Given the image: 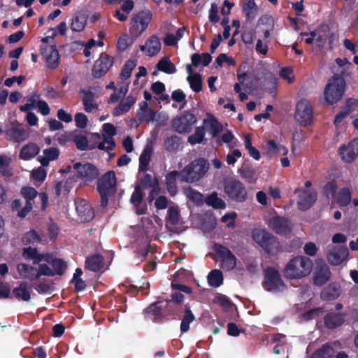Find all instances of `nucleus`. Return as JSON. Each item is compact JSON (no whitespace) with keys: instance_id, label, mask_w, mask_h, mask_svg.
I'll use <instances>...</instances> for the list:
<instances>
[{"instance_id":"obj_63","label":"nucleus","mask_w":358,"mask_h":358,"mask_svg":"<svg viewBox=\"0 0 358 358\" xmlns=\"http://www.w3.org/2000/svg\"><path fill=\"white\" fill-rule=\"evenodd\" d=\"M213 301L224 308H229L232 305L231 301L227 296L222 294H217L214 298Z\"/></svg>"},{"instance_id":"obj_60","label":"nucleus","mask_w":358,"mask_h":358,"mask_svg":"<svg viewBox=\"0 0 358 358\" xmlns=\"http://www.w3.org/2000/svg\"><path fill=\"white\" fill-rule=\"evenodd\" d=\"M132 41L127 34L122 35L117 40V48L119 51L123 52L126 50Z\"/></svg>"},{"instance_id":"obj_9","label":"nucleus","mask_w":358,"mask_h":358,"mask_svg":"<svg viewBox=\"0 0 358 358\" xmlns=\"http://www.w3.org/2000/svg\"><path fill=\"white\" fill-rule=\"evenodd\" d=\"M3 134L6 135V139L13 143H22L29 137L27 129L17 120L12 121L10 127H6Z\"/></svg>"},{"instance_id":"obj_50","label":"nucleus","mask_w":358,"mask_h":358,"mask_svg":"<svg viewBox=\"0 0 358 358\" xmlns=\"http://www.w3.org/2000/svg\"><path fill=\"white\" fill-rule=\"evenodd\" d=\"M184 194L191 201L196 203L203 202V194L198 191L194 189L190 186L184 188Z\"/></svg>"},{"instance_id":"obj_14","label":"nucleus","mask_w":358,"mask_h":358,"mask_svg":"<svg viewBox=\"0 0 358 358\" xmlns=\"http://www.w3.org/2000/svg\"><path fill=\"white\" fill-rule=\"evenodd\" d=\"M114 59L106 53H101L99 58L94 62L92 75L94 78H100L105 76L113 66Z\"/></svg>"},{"instance_id":"obj_42","label":"nucleus","mask_w":358,"mask_h":358,"mask_svg":"<svg viewBox=\"0 0 358 358\" xmlns=\"http://www.w3.org/2000/svg\"><path fill=\"white\" fill-rule=\"evenodd\" d=\"M156 67L160 71L167 74H172L176 72L175 65L171 62L169 57H163L157 64Z\"/></svg>"},{"instance_id":"obj_32","label":"nucleus","mask_w":358,"mask_h":358,"mask_svg":"<svg viewBox=\"0 0 358 358\" xmlns=\"http://www.w3.org/2000/svg\"><path fill=\"white\" fill-rule=\"evenodd\" d=\"M43 156H39L38 160L43 166H48L50 161L58 159L59 156V150L55 147H51L43 150Z\"/></svg>"},{"instance_id":"obj_19","label":"nucleus","mask_w":358,"mask_h":358,"mask_svg":"<svg viewBox=\"0 0 358 358\" xmlns=\"http://www.w3.org/2000/svg\"><path fill=\"white\" fill-rule=\"evenodd\" d=\"M268 226L278 234L286 235L292 230L289 220L279 215L271 217Z\"/></svg>"},{"instance_id":"obj_33","label":"nucleus","mask_w":358,"mask_h":358,"mask_svg":"<svg viewBox=\"0 0 358 358\" xmlns=\"http://www.w3.org/2000/svg\"><path fill=\"white\" fill-rule=\"evenodd\" d=\"M164 145L167 152H178L182 148L181 138L176 134L171 135L164 138Z\"/></svg>"},{"instance_id":"obj_34","label":"nucleus","mask_w":358,"mask_h":358,"mask_svg":"<svg viewBox=\"0 0 358 358\" xmlns=\"http://www.w3.org/2000/svg\"><path fill=\"white\" fill-rule=\"evenodd\" d=\"M16 268L21 278L28 279L29 280H34L37 279L35 278L36 273V267L24 263H19L17 264Z\"/></svg>"},{"instance_id":"obj_13","label":"nucleus","mask_w":358,"mask_h":358,"mask_svg":"<svg viewBox=\"0 0 358 358\" xmlns=\"http://www.w3.org/2000/svg\"><path fill=\"white\" fill-rule=\"evenodd\" d=\"M295 194H298L297 206L301 211L309 210L317 199V193L315 189L298 188L295 190Z\"/></svg>"},{"instance_id":"obj_21","label":"nucleus","mask_w":358,"mask_h":358,"mask_svg":"<svg viewBox=\"0 0 358 358\" xmlns=\"http://www.w3.org/2000/svg\"><path fill=\"white\" fill-rule=\"evenodd\" d=\"M76 212L82 222H90L94 217L92 207L85 200L76 201L75 203Z\"/></svg>"},{"instance_id":"obj_62","label":"nucleus","mask_w":358,"mask_h":358,"mask_svg":"<svg viewBox=\"0 0 358 358\" xmlns=\"http://www.w3.org/2000/svg\"><path fill=\"white\" fill-rule=\"evenodd\" d=\"M21 194L27 201H30L38 194V192L32 187H24L22 188Z\"/></svg>"},{"instance_id":"obj_59","label":"nucleus","mask_w":358,"mask_h":358,"mask_svg":"<svg viewBox=\"0 0 358 358\" xmlns=\"http://www.w3.org/2000/svg\"><path fill=\"white\" fill-rule=\"evenodd\" d=\"M41 275L54 276L55 273L46 264H40L38 268H36L35 278L38 279Z\"/></svg>"},{"instance_id":"obj_36","label":"nucleus","mask_w":358,"mask_h":358,"mask_svg":"<svg viewBox=\"0 0 358 358\" xmlns=\"http://www.w3.org/2000/svg\"><path fill=\"white\" fill-rule=\"evenodd\" d=\"M152 152V147L146 145L139 157V171H147Z\"/></svg>"},{"instance_id":"obj_64","label":"nucleus","mask_w":358,"mask_h":358,"mask_svg":"<svg viewBox=\"0 0 358 358\" xmlns=\"http://www.w3.org/2000/svg\"><path fill=\"white\" fill-rule=\"evenodd\" d=\"M208 18L209 21L213 24L218 22L220 20V17L218 15V8L215 3H213L211 4L210 8L209 10Z\"/></svg>"},{"instance_id":"obj_38","label":"nucleus","mask_w":358,"mask_h":358,"mask_svg":"<svg viewBox=\"0 0 358 358\" xmlns=\"http://www.w3.org/2000/svg\"><path fill=\"white\" fill-rule=\"evenodd\" d=\"M335 350L330 343H325L316 350L310 358H333Z\"/></svg>"},{"instance_id":"obj_12","label":"nucleus","mask_w":358,"mask_h":358,"mask_svg":"<svg viewBox=\"0 0 358 358\" xmlns=\"http://www.w3.org/2000/svg\"><path fill=\"white\" fill-rule=\"evenodd\" d=\"M213 250L222 258L221 267L226 271L233 270L236 266L237 259L232 252L220 243H215Z\"/></svg>"},{"instance_id":"obj_8","label":"nucleus","mask_w":358,"mask_h":358,"mask_svg":"<svg viewBox=\"0 0 358 358\" xmlns=\"http://www.w3.org/2000/svg\"><path fill=\"white\" fill-rule=\"evenodd\" d=\"M224 190L231 200L236 202H244L248 197L245 185L239 180L230 178L224 182Z\"/></svg>"},{"instance_id":"obj_48","label":"nucleus","mask_w":358,"mask_h":358,"mask_svg":"<svg viewBox=\"0 0 358 358\" xmlns=\"http://www.w3.org/2000/svg\"><path fill=\"white\" fill-rule=\"evenodd\" d=\"M191 89L195 92H199L202 90L201 76L196 73L193 76H188L187 78Z\"/></svg>"},{"instance_id":"obj_11","label":"nucleus","mask_w":358,"mask_h":358,"mask_svg":"<svg viewBox=\"0 0 358 358\" xmlns=\"http://www.w3.org/2000/svg\"><path fill=\"white\" fill-rule=\"evenodd\" d=\"M196 120L197 119L194 114L185 111L181 116L173 120L172 128L175 131L180 134L189 133Z\"/></svg>"},{"instance_id":"obj_16","label":"nucleus","mask_w":358,"mask_h":358,"mask_svg":"<svg viewBox=\"0 0 358 358\" xmlns=\"http://www.w3.org/2000/svg\"><path fill=\"white\" fill-rule=\"evenodd\" d=\"M152 19V13L149 10L138 12L131 20V29L137 36L141 34L147 28Z\"/></svg>"},{"instance_id":"obj_43","label":"nucleus","mask_w":358,"mask_h":358,"mask_svg":"<svg viewBox=\"0 0 358 358\" xmlns=\"http://www.w3.org/2000/svg\"><path fill=\"white\" fill-rule=\"evenodd\" d=\"M206 203L215 209H224L226 207L225 202L218 197L217 192H214L205 199Z\"/></svg>"},{"instance_id":"obj_7","label":"nucleus","mask_w":358,"mask_h":358,"mask_svg":"<svg viewBox=\"0 0 358 358\" xmlns=\"http://www.w3.org/2000/svg\"><path fill=\"white\" fill-rule=\"evenodd\" d=\"M175 312L169 310L164 301H158L151 303L144 310L145 320L155 323L163 322L166 316L174 315Z\"/></svg>"},{"instance_id":"obj_22","label":"nucleus","mask_w":358,"mask_h":358,"mask_svg":"<svg viewBox=\"0 0 358 358\" xmlns=\"http://www.w3.org/2000/svg\"><path fill=\"white\" fill-rule=\"evenodd\" d=\"M145 194L141 189V186H135L134 191L133 192L130 202L134 205L137 215H145L147 213V205L142 204Z\"/></svg>"},{"instance_id":"obj_55","label":"nucleus","mask_w":358,"mask_h":358,"mask_svg":"<svg viewBox=\"0 0 358 358\" xmlns=\"http://www.w3.org/2000/svg\"><path fill=\"white\" fill-rule=\"evenodd\" d=\"M155 111L151 108L137 112V117L140 122H150L153 121L155 118Z\"/></svg>"},{"instance_id":"obj_52","label":"nucleus","mask_w":358,"mask_h":358,"mask_svg":"<svg viewBox=\"0 0 358 358\" xmlns=\"http://www.w3.org/2000/svg\"><path fill=\"white\" fill-rule=\"evenodd\" d=\"M171 299H167L165 301V303L169 310H173L175 312L173 308L174 304H181L184 301L185 296L182 293L175 292L171 294Z\"/></svg>"},{"instance_id":"obj_53","label":"nucleus","mask_w":358,"mask_h":358,"mask_svg":"<svg viewBox=\"0 0 358 358\" xmlns=\"http://www.w3.org/2000/svg\"><path fill=\"white\" fill-rule=\"evenodd\" d=\"M50 265L53 268V273H55V275H62L67 268L66 263L64 260L58 258H55L53 261H51Z\"/></svg>"},{"instance_id":"obj_27","label":"nucleus","mask_w":358,"mask_h":358,"mask_svg":"<svg viewBox=\"0 0 358 358\" xmlns=\"http://www.w3.org/2000/svg\"><path fill=\"white\" fill-rule=\"evenodd\" d=\"M161 42L159 38L152 35L147 39L145 45H140V50L143 52L147 50V54L150 57L157 55L161 50Z\"/></svg>"},{"instance_id":"obj_23","label":"nucleus","mask_w":358,"mask_h":358,"mask_svg":"<svg viewBox=\"0 0 358 358\" xmlns=\"http://www.w3.org/2000/svg\"><path fill=\"white\" fill-rule=\"evenodd\" d=\"M341 292L342 289L339 283L333 282L322 289L320 297L323 301H333L341 296Z\"/></svg>"},{"instance_id":"obj_40","label":"nucleus","mask_w":358,"mask_h":358,"mask_svg":"<svg viewBox=\"0 0 358 358\" xmlns=\"http://www.w3.org/2000/svg\"><path fill=\"white\" fill-rule=\"evenodd\" d=\"M205 129L203 127H198L196 128L194 134L189 136L187 141L192 145L196 144H206L207 139L205 138Z\"/></svg>"},{"instance_id":"obj_30","label":"nucleus","mask_w":358,"mask_h":358,"mask_svg":"<svg viewBox=\"0 0 358 358\" xmlns=\"http://www.w3.org/2000/svg\"><path fill=\"white\" fill-rule=\"evenodd\" d=\"M136 97L131 94H129L125 99L122 100L118 106L114 108L113 115L114 116H120L128 112L136 103Z\"/></svg>"},{"instance_id":"obj_58","label":"nucleus","mask_w":358,"mask_h":358,"mask_svg":"<svg viewBox=\"0 0 358 358\" xmlns=\"http://www.w3.org/2000/svg\"><path fill=\"white\" fill-rule=\"evenodd\" d=\"M241 177L245 179L248 182H252L254 181V178L255 176V171L251 166H243L238 171Z\"/></svg>"},{"instance_id":"obj_51","label":"nucleus","mask_w":358,"mask_h":358,"mask_svg":"<svg viewBox=\"0 0 358 358\" xmlns=\"http://www.w3.org/2000/svg\"><path fill=\"white\" fill-rule=\"evenodd\" d=\"M136 63L134 61L131 59L127 61L122 68L120 74V79L122 80L129 79L131 75L133 69L136 67Z\"/></svg>"},{"instance_id":"obj_4","label":"nucleus","mask_w":358,"mask_h":358,"mask_svg":"<svg viewBox=\"0 0 358 358\" xmlns=\"http://www.w3.org/2000/svg\"><path fill=\"white\" fill-rule=\"evenodd\" d=\"M97 191L101 197V206L105 208L108 204V198L116 192L117 180L113 171H108L98 178Z\"/></svg>"},{"instance_id":"obj_49","label":"nucleus","mask_w":358,"mask_h":358,"mask_svg":"<svg viewBox=\"0 0 358 358\" xmlns=\"http://www.w3.org/2000/svg\"><path fill=\"white\" fill-rule=\"evenodd\" d=\"M73 142L76 148L81 151L92 150L95 148L94 145L89 146L88 140L84 135H76L73 138Z\"/></svg>"},{"instance_id":"obj_35","label":"nucleus","mask_w":358,"mask_h":358,"mask_svg":"<svg viewBox=\"0 0 358 358\" xmlns=\"http://www.w3.org/2000/svg\"><path fill=\"white\" fill-rule=\"evenodd\" d=\"M39 151V147L36 143H31L22 148L19 157L23 160H29L36 157Z\"/></svg>"},{"instance_id":"obj_37","label":"nucleus","mask_w":358,"mask_h":358,"mask_svg":"<svg viewBox=\"0 0 358 358\" xmlns=\"http://www.w3.org/2000/svg\"><path fill=\"white\" fill-rule=\"evenodd\" d=\"M195 316L188 305L185 306L184 315L180 323L181 333L187 332L189 330V324L195 320Z\"/></svg>"},{"instance_id":"obj_44","label":"nucleus","mask_w":358,"mask_h":358,"mask_svg":"<svg viewBox=\"0 0 358 358\" xmlns=\"http://www.w3.org/2000/svg\"><path fill=\"white\" fill-rule=\"evenodd\" d=\"M208 284L213 287H218L223 283V275L221 271L212 270L208 275Z\"/></svg>"},{"instance_id":"obj_41","label":"nucleus","mask_w":358,"mask_h":358,"mask_svg":"<svg viewBox=\"0 0 358 358\" xmlns=\"http://www.w3.org/2000/svg\"><path fill=\"white\" fill-rule=\"evenodd\" d=\"M243 10L245 13V18L248 22L253 20L257 13L258 7L255 0H248L243 4Z\"/></svg>"},{"instance_id":"obj_10","label":"nucleus","mask_w":358,"mask_h":358,"mask_svg":"<svg viewBox=\"0 0 358 358\" xmlns=\"http://www.w3.org/2000/svg\"><path fill=\"white\" fill-rule=\"evenodd\" d=\"M295 119L301 125L307 127L313 122V108L306 99L300 100L296 106Z\"/></svg>"},{"instance_id":"obj_20","label":"nucleus","mask_w":358,"mask_h":358,"mask_svg":"<svg viewBox=\"0 0 358 358\" xmlns=\"http://www.w3.org/2000/svg\"><path fill=\"white\" fill-rule=\"evenodd\" d=\"M349 251L345 246H335L327 254L329 264L338 266L341 264L348 256Z\"/></svg>"},{"instance_id":"obj_29","label":"nucleus","mask_w":358,"mask_h":358,"mask_svg":"<svg viewBox=\"0 0 358 358\" xmlns=\"http://www.w3.org/2000/svg\"><path fill=\"white\" fill-rule=\"evenodd\" d=\"M80 93L83 94L82 101L87 113H91L94 109L98 108V104L94 100V94L90 88L88 90L81 89Z\"/></svg>"},{"instance_id":"obj_31","label":"nucleus","mask_w":358,"mask_h":358,"mask_svg":"<svg viewBox=\"0 0 358 358\" xmlns=\"http://www.w3.org/2000/svg\"><path fill=\"white\" fill-rule=\"evenodd\" d=\"M88 15L85 11L77 12L72 18L71 29L73 31H82L86 25Z\"/></svg>"},{"instance_id":"obj_45","label":"nucleus","mask_w":358,"mask_h":358,"mask_svg":"<svg viewBox=\"0 0 358 358\" xmlns=\"http://www.w3.org/2000/svg\"><path fill=\"white\" fill-rule=\"evenodd\" d=\"M21 241L23 245H28L35 243H40L41 238L35 229H31L22 235Z\"/></svg>"},{"instance_id":"obj_17","label":"nucleus","mask_w":358,"mask_h":358,"mask_svg":"<svg viewBox=\"0 0 358 358\" xmlns=\"http://www.w3.org/2000/svg\"><path fill=\"white\" fill-rule=\"evenodd\" d=\"M73 168L76 170L78 176L85 181L92 182L99 178V170L92 164L85 163L82 164L80 162H76L73 165Z\"/></svg>"},{"instance_id":"obj_57","label":"nucleus","mask_w":358,"mask_h":358,"mask_svg":"<svg viewBox=\"0 0 358 358\" xmlns=\"http://www.w3.org/2000/svg\"><path fill=\"white\" fill-rule=\"evenodd\" d=\"M267 145L269 148V152H271L272 154L280 152L283 155H286L288 153V149L286 147L277 144L274 140H269L267 142Z\"/></svg>"},{"instance_id":"obj_47","label":"nucleus","mask_w":358,"mask_h":358,"mask_svg":"<svg viewBox=\"0 0 358 358\" xmlns=\"http://www.w3.org/2000/svg\"><path fill=\"white\" fill-rule=\"evenodd\" d=\"M351 192L347 187L340 189L337 196V203L340 206H347L351 201Z\"/></svg>"},{"instance_id":"obj_28","label":"nucleus","mask_w":358,"mask_h":358,"mask_svg":"<svg viewBox=\"0 0 358 358\" xmlns=\"http://www.w3.org/2000/svg\"><path fill=\"white\" fill-rule=\"evenodd\" d=\"M104 266L103 257L100 254H94L86 258L85 268L93 272L100 271Z\"/></svg>"},{"instance_id":"obj_24","label":"nucleus","mask_w":358,"mask_h":358,"mask_svg":"<svg viewBox=\"0 0 358 358\" xmlns=\"http://www.w3.org/2000/svg\"><path fill=\"white\" fill-rule=\"evenodd\" d=\"M346 313L329 312L324 317L325 327L329 329H335L345 322Z\"/></svg>"},{"instance_id":"obj_15","label":"nucleus","mask_w":358,"mask_h":358,"mask_svg":"<svg viewBox=\"0 0 358 358\" xmlns=\"http://www.w3.org/2000/svg\"><path fill=\"white\" fill-rule=\"evenodd\" d=\"M40 50L46 66L50 69H57L59 66V55L56 45H43Z\"/></svg>"},{"instance_id":"obj_46","label":"nucleus","mask_w":358,"mask_h":358,"mask_svg":"<svg viewBox=\"0 0 358 358\" xmlns=\"http://www.w3.org/2000/svg\"><path fill=\"white\" fill-rule=\"evenodd\" d=\"M159 180L157 178L152 179V177L149 173H145L144 176L140 179V183L136 186H141V189H148L150 187H158Z\"/></svg>"},{"instance_id":"obj_3","label":"nucleus","mask_w":358,"mask_h":358,"mask_svg":"<svg viewBox=\"0 0 358 358\" xmlns=\"http://www.w3.org/2000/svg\"><path fill=\"white\" fill-rule=\"evenodd\" d=\"M345 80L338 74L329 78L324 90V99L329 105L338 103L343 96L345 88Z\"/></svg>"},{"instance_id":"obj_1","label":"nucleus","mask_w":358,"mask_h":358,"mask_svg":"<svg viewBox=\"0 0 358 358\" xmlns=\"http://www.w3.org/2000/svg\"><path fill=\"white\" fill-rule=\"evenodd\" d=\"M311 259L305 256L292 258L283 270L284 275L288 279H299L308 275L312 270Z\"/></svg>"},{"instance_id":"obj_39","label":"nucleus","mask_w":358,"mask_h":358,"mask_svg":"<svg viewBox=\"0 0 358 358\" xmlns=\"http://www.w3.org/2000/svg\"><path fill=\"white\" fill-rule=\"evenodd\" d=\"M27 287L28 283L27 282H21L19 287L13 289V294L18 300L28 301L31 299V294Z\"/></svg>"},{"instance_id":"obj_25","label":"nucleus","mask_w":358,"mask_h":358,"mask_svg":"<svg viewBox=\"0 0 358 358\" xmlns=\"http://www.w3.org/2000/svg\"><path fill=\"white\" fill-rule=\"evenodd\" d=\"M331 276L329 267L326 264L317 266L313 278V283L317 286H322L329 280Z\"/></svg>"},{"instance_id":"obj_2","label":"nucleus","mask_w":358,"mask_h":358,"mask_svg":"<svg viewBox=\"0 0 358 358\" xmlns=\"http://www.w3.org/2000/svg\"><path fill=\"white\" fill-rule=\"evenodd\" d=\"M210 167L206 158L200 157L193 160L182 170V182H194L201 180Z\"/></svg>"},{"instance_id":"obj_6","label":"nucleus","mask_w":358,"mask_h":358,"mask_svg":"<svg viewBox=\"0 0 358 358\" xmlns=\"http://www.w3.org/2000/svg\"><path fill=\"white\" fill-rule=\"evenodd\" d=\"M252 238L268 255H274L280 249L278 238L265 229H256L252 231Z\"/></svg>"},{"instance_id":"obj_18","label":"nucleus","mask_w":358,"mask_h":358,"mask_svg":"<svg viewBox=\"0 0 358 358\" xmlns=\"http://www.w3.org/2000/svg\"><path fill=\"white\" fill-rule=\"evenodd\" d=\"M343 161L352 163L358 157V138L352 139L348 145L342 144L338 149Z\"/></svg>"},{"instance_id":"obj_54","label":"nucleus","mask_w":358,"mask_h":358,"mask_svg":"<svg viewBox=\"0 0 358 358\" xmlns=\"http://www.w3.org/2000/svg\"><path fill=\"white\" fill-rule=\"evenodd\" d=\"M180 211L178 206H171L168 210L167 222L172 225H177L180 222Z\"/></svg>"},{"instance_id":"obj_26","label":"nucleus","mask_w":358,"mask_h":358,"mask_svg":"<svg viewBox=\"0 0 358 358\" xmlns=\"http://www.w3.org/2000/svg\"><path fill=\"white\" fill-rule=\"evenodd\" d=\"M182 182V171H171L168 173L165 178V184L166 189L171 196H174L178 193L177 180Z\"/></svg>"},{"instance_id":"obj_61","label":"nucleus","mask_w":358,"mask_h":358,"mask_svg":"<svg viewBox=\"0 0 358 358\" xmlns=\"http://www.w3.org/2000/svg\"><path fill=\"white\" fill-rule=\"evenodd\" d=\"M337 185L335 181L331 180L327 182L323 187V194L329 198L330 196H334L336 192Z\"/></svg>"},{"instance_id":"obj_5","label":"nucleus","mask_w":358,"mask_h":358,"mask_svg":"<svg viewBox=\"0 0 358 358\" xmlns=\"http://www.w3.org/2000/svg\"><path fill=\"white\" fill-rule=\"evenodd\" d=\"M262 287L266 291L273 294L282 292L287 289L279 271L272 266H268L264 271Z\"/></svg>"},{"instance_id":"obj_56","label":"nucleus","mask_w":358,"mask_h":358,"mask_svg":"<svg viewBox=\"0 0 358 358\" xmlns=\"http://www.w3.org/2000/svg\"><path fill=\"white\" fill-rule=\"evenodd\" d=\"M260 20L263 24H267V28L263 31L264 38L266 39L270 37L271 31L274 29V19L272 16L268 15L261 17Z\"/></svg>"}]
</instances>
